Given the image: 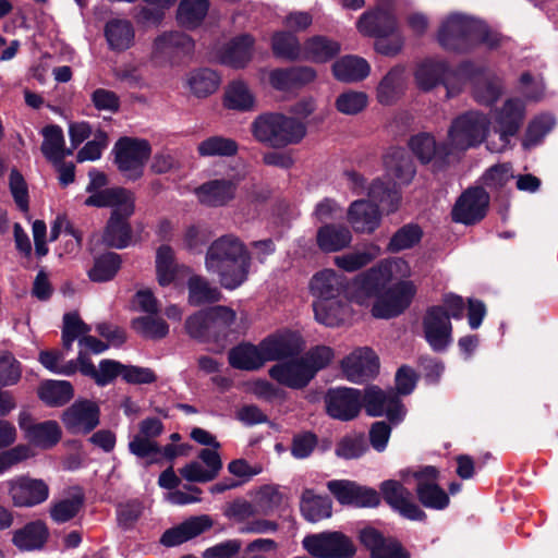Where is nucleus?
Segmentation results:
<instances>
[{"label":"nucleus","instance_id":"obj_54","mask_svg":"<svg viewBox=\"0 0 558 558\" xmlns=\"http://www.w3.org/2000/svg\"><path fill=\"white\" fill-rule=\"evenodd\" d=\"M238 151L236 141L221 135L209 136L197 145L201 157H233Z\"/></svg>","mask_w":558,"mask_h":558},{"label":"nucleus","instance_id":"obj_43","mask_svg":"<svg viewBox=\"0 0 558 558\" xmlns=\"http://www.w3.org/2000/svg\"><path fill=\"white\" fill-rule=\"evenodd\" d=\"M331 70L339 82L355 83L369 75L371 66L364 58L347 54L335 61Z\"/></svg>","mask_w":558,"mask_h":558},{"label":"nucleus","instance_id":"obj_34","mask_svg":"<svg viewBox=\"0 0 558 558\" xmlns=\"http://www.w3.org/2000/svg\"><path fill=\"white\" fill-rule=\"evenodd\" d=\"M50 536L49 529L43 520H34L12 532V544L20 551L40 550Z\"/></svg>","mask_w":558,"mask_h":558},{"label":"nucleus","instance_id":"obj_20","mask_svg":"<svg viewBox=\"0 0 558 558\" xmlns=\"http://www.w3.org/2000/svg\"><path fill=\"white\" fill-rule=\"evenodd\" d=\"M525 120V104L519 98L507 99L494 113V130L499 134L504 146L515 136Z\"/></svg>","mask_w":558,"mask_h":558},{"label":"nucleus","instance_id":"obj_4","mask_svg":"<svg viewBox=\"0 0 558 558\" xmlns=\"http://www.w3.org/2000/svg\"><path fill=\"white\" fill-rule=\"evenodd\" d=\"M392 278V265L381 260L377 265L349 279V298L359 305L380 294Z\"/></svg>","mask_w":558,"mask_h":558},{"label":"nucleus","instance_id":"obj_1","mask_svg":"<svg viewBox=\"0 0 558 558\" xmlns=\"http://www.w3.org/2000/svg\"><path fill=\"white\" fill-rule=\"evenodd\" d=\"M252 255L246 245L233 234L214 240L205 254L206 270L218 277L221 288L233 291L248 279Z\"/></svg>","mask_w":558,"mask_h":558},{"label":"nucleus","instance_id":"obj_15","mask_svg":"<svg viewBox=\"0 0 558 558\" xmlns=\"http://www.w3.org/2000/svg\"><path fill=\"white\" fill-rule=\"evenodd\" d=\"M327 488L342 506L375 508L380 504V495L376 489L354 481L331 480L327 483Z\"/></svg>","mask_w":558,"mask_h":558},{"label":"nucleus","instance_id":"obj_38","mask_svg":"<svg viewBox=\"0 0 558 558\" xmlns=\"http://www.w3.org/2000/svg\"><path fill=\"white\" fill-rule=\"evenodd\" d=\"M84 205L88 207L112 209L125 208L128 205L135 207V195L132 191L122 187H106L104 190L92 193L85 201Z\"/></svg>","mask_w":558,"mask_h":558},{"label":"nucleus","instance_id":"obj_8","mask_svg":"<svg viewBox=\"0 0 558 558\" xmlns=\"http://www.w3.org/2000/svg\"><path fill=\"white\" fill-rule=\"evenodd\" d=\"M416 286L410 280H400L384 289L375 299L371 313L375 318L389 319L401 315L411 305Z\"/></svg>","mask_w":558,"mask_h":558},{"label":"nucleus","instance_id":"obj_18","mask_svg":"<svg viewBox=\"0 0 558 558\" xmlns=\"http://www.w3.org/2000/svg\"><path fill=\"white\" fill-rule=\"evenodd\" d=\"M240 181L239 175L211 179L197 186L194 193L204 206L223 207L235 198Z\"/></svg>","mask_w":558,"mask_h":558},{"label":"nucleus","instance_id":"obj_57","mask_svg":"<svg viewBox=\"0 0 558 558\" xmlns=\"http://www.w3.org/2000/svg\"><path fill=\"white\" fill-rule=\"evenodd\" d=\"M78 493L71 498H64L54 502L49 510L50 518L58 524L65 523L74 519L85 504V495L78 487Z\"/></svg>","mask_w":558,"mask_h":558},{"label":"nucleus","instance_id":"obj_58","mask_svg":"<svg viewBox=\"0 0 558 558\" xmlns=\"http://www.w3.org/2000/svg\"><path fill=\"white\" fill-rule=\"evenodd\" d=\"M415 495L418 502L433 510H444L449 506L450 498L439 484L421 483L415 485Z\"/></svg>","mask_w":558,"mask_h":558},{"label":"nucleus","instance_id":"obj_5","mask_svg":"<svg viewBox=\"0 0 558 558\" xmlns=\"http://www.w3.org/2000/svg\"><path fill=\"white\" fill-rule=\"evenodd\" d=\"M489 120L478 111H468L457 117L448 131L450 145L458 149L466 150L468 148L480 145L488 133Z\"/></svg>","mask_w":558,"mask_h":558},{"label":"nucleus","instance_id":"obj_53","mask_svg":"<svg viewBox=\"0 0 558 558\" xmlns=\"http://www.w3.org/2000/svg\"><path fill=\"white\" fill-rule=\"evenodd\" d=\"M155 264L159 286H170L175 280L179 271L173 248L168 244L160 245L156 252Z\"/></svg>","mask_w":558,"mask_h":558},{"label":"nucleus","instance_id":"obj_11","mask_svg":"<svg viewBox=\"0 0 558 558\" xmlns=\"http://www.w3.org/2000/svg\"><path fill=\"white\" fill-rule=\"evenodd\" d=\"M409 147L422 165L432 163L433 172L445 171L450 165L451 145L446 142L437 143L429 133L421 132L412 135Z\"/></svg>","mask_w":558,"mask_h":558},{"label":"nucleus","instance_id":"obj_24","mask_svg":"<svg viewBox=\"0 0 558 558\" xmlns=\"http://www.w3.org/2000/svg\"><path fill=\"white\" fill-rule=\"evenodd\" d=\"M305 341L299 331L286 329L270 335L260 341L267 361H282L298 356Z\"/></svg>","mask_w":558,"mask_h":558},{"label":"nucleus","instance_id":"obj_47","mask_svg":"<svg viewBox=\"0 0 558 558\" xmlns=\"http://www.w3.org/2000/svg\"><path fill=\"white\" fill-rule=\"evenodd\" d=\"M300 510L308 522H318L331 517L332 501L329 496L315 495L313 489L303 490Z\"/></svg>","mask_w":558,"mask_h":558},{"label":"nucleus","instance_id":"obj_28","mask_svg":"<svg viewBox=\"0 0 558 558\" xmlns=\"http://www.w3.org/2000/svg\"><path fill=\"white\" fill-rule=\"evenodd\" d=\"M310 291L315 301L349 298V279L333 269H323L312 277Z\"/></svg>","mask_w":558,"mask_h":558},{"label":"nucleus","instance_id":"obj_22","mask_svg":"<svg viewBox=\"0 0 558 558\" xmlns=\"http://www.w3.org/2000/svg\"><path fill=\"white\" fill-rule=\"evenodd\" d=\"M19 426L29 444L44 450L53 448L62 438V430L57 421L35 423L32 415L25 411L19 415Z\"/></svg>","mask_w":558,"mask_h":558},{"label":"nucleus","instance_id":"obj_56","mask_svg":"<svg viewBox=\"0 0 558 558\" xmlns=\"http://www.w3.org/2000/svg\"><path fill=\"white\" fill-rule=\"evenodd\" d=\"M423 234V229L417 223H407L392 234L387 244V251L390 253H399L404 250L413 248L421 242Z\"/></svg>","mask_w":558,"mask_h":558},{"label":"nucleus","instance_id":"obj_26","mask_svg":"<svg viewBox=\"0 0 558 558\" xmlns=\"http://www.w3.org/2000/svg\"><path fill=\"white\" fill-rule=\"evenodd\" d=\"M268 374L278 384L295 390L304 389L314 379L303 357L299 355L272 365Z\"/></svg>","mask_w":558,"mask_h":558},{"label":"nucleus","instance_id":"obj_59","mask_svg":"<svg viewBox=\"0 0 558 558\" xmlns=\"http://www.w3.org/2000/svg\"><path fill=\"white\" fill-rule=\"evenodd\" d=\"M219 82L220 78L217 73L208 68L193 71L187 80L192 94L198 98H204L215 93Z\"/></svg>","mask_w":558,"mask_h":558},{"label":"nucleus","instance_id":"obj_27","mask_svg":"<svg viewBox=\"0 0 558 558\" xmlns=\"http://www.w3.org/2000/svg\"><path fill=\"white\" fill-rule=\"evenodd\" d=\"M236 319V313L231 307L225 305H215L211 320L208 342L215 345L216 352H221L238 338V332L233 328Z\"/></svg>","mask_w":558,"mask_h":558},{"label":"nucleus","instance_id":"obj_40","mask_svg":"<svg viewBox=\"0 0 558 558\" xmlns=\"http://www.w3.org/2000/svg\"><path fill=\"white\" fill-rule=\"evenodd\" d=\"M187 302L192 306L215 304L222 300L223 294L217 286L202 275H192L186 281Z\"/></svg>","mask_w":558,"mask_h":558},{"label":"nucleus","instance_id":"obj_45","mask_svg":"<svg viewBox=\"0 0 558 558\" xmlns=\"http://www.w3.org/2000/svg\"><path fill=\"white\" fill-rule=\"evenodd\" d=\"M254 44L255 39L250 34L232 38L221 53L222 62L234 69H243L253 57Z\"/></svg>","mask_w":558,"mask_h":558},{"label":"nucleus","instance_id":"obj_46","mask_svg":"<svg viewBox=\"0 0 558 558\" xmlns=\"http://www.w3.org/2000/svg\"><path fill=\"white\" fill-rule=\"evenodd\" d=\"M271 51L277 59L287 61L303 60L304 43L291 31H277L271 36Z\"/></svg>","mask_w":558,"mask_h":558},{"label":"nucleus","instance_id":"obj_33","mask_svg":"<svg viewBox=\"0 0 558 558\" xmlns=\"http://www.w3.org/2000/svg\"><path fill=\"white\" fill-rule=\"evenodd\" d=\"M452 76V69L445 60H426L417 68L415 80L421 89L429 92L439 84L447 88L448 96H452L449 80Z\"/></svg>","mask_w":558,"mask_h":558},{"label":"nucleus","instance_id":"obj_51","mask_svg":"<svg viewBox=\"0 0 558 558\" xmlns=\"http://www.w3.org/2000/svg\"><path fill=\"white\" fill-rule=\"evenodd\" d=\"M121 266V255L116 252H106L94 258L93 267L87 271V276L93 282H108L117 276Z\"/></svg>","mask_w":558,"mask_h":558},{"label":"nucleus","instance_id":"obj_2","mask_svg":"<svg viewBox=\"0 0 558 558\" xmlns=\"http://www.w3.org/2000/svg\"><path fill=\"white\" fill-rule=\"evenodd\" d=\"M254 138L274 149L300 144L307 128L301 120L279 112H266L255 118L251 128Z\"/></svg>","mask_w":558,"mask_h":558},{"label":"nucleus","instance_id":"obj_61","mask_svg":"<svg viewBox=\"0 0 558 558\" xmlns=\"http://www.w3.org/2000/svg\"><path fill=\"white\" fill-rule=\"evenodd\" d=\"M225 107L238 111H248L253 108L254 97L242 81L232 82L225 94Z\"/></svg>","mask_w":558,"mask_h":558},{"label":"nucleus","instance_id":"obj_30","mask_svg":"<svg viewBox=\"0 0 558 558\" xmlns=\"http://www.w3.org/2000/svg\"><path fill=\"white\" fill-rule=\"evenodd\" d=\"M211 526L213 520L207 514L191 517L182 523L166 530L160 537V544L165 547L179 546L197 537Z\"/></svg>","mask_w":558,"mask_h":558},{"label":"nucleus","instance_id":"obj_31","mask_svg":"<svg viewBox=\"0 0 558 558\" xmlns=\"http://www.w3.org/2000/svg\"><path fill=\"white\" fill-rule=\"evenodd\" d=\"M381 221V210L369 199L354 201L348 209V222L356 233H373Z\"/></svg>","mask_w":558,"mask_h":558},{"label":"nucleus","instance_id":"obj_13","mask_svg":"<svg viewBox=\"0 0 558 558\" xmlns=\"http://www.w3.org/2000/svg\"><path fill=\"white\" fill-rule=\"evenodd\" d=\"M4 484L12 505L16 508H32L45 502L49 497V486L41 478L19 475Z\"/></svg>","mask_w":558,"mask_h":558},{"label":"nucleus","instance_id":"obj_32","mask_svg":"<svg viewBox=\"0 0 558 558\" xmlns=\"http://www.w3.org/2000/svg\"><path fill=\"white\" fill-rule=\"evenodd\" d=\"M356 27L364 36L377 38L398 32L395 14L385 9L364 12L357 20Z\"/></svg>","mask_w":558,"mask_h":558},{"label":"nucleus","instance_id":"obj_52","mask_svg":"<svg viewBox=\"0 0 558 558\" xmlns=\"http://www.w3.org/2000/svg\"><path fill=\"white\" fill-rule=\"evenodd\" d=\"M403 69L401 66L391 68L377 86L378 102L385 106L397 102L403 94Z\"/></svg>","mask_w":558,"mask_h":558},{"label":"nucleus","instance_id":"obj_36","mask_svg":"<svg viewBox=\"0 0 558 558\" xmlns=\"http://www.w3.org/2000/svg\"><path fill=\"white\" fill-rule=\"evenodd\" d=\"M351 298L342 296L327 301H314L315 319L326 327L342 325L351 314Z\"/></svg>","mask_w":558,"mask_h":558},{"label":"nucleus","instance_id":"obj_49","mask_svg":"<svg viewBox=\"0 0 558 558\" xmlns=\"http://www.w3.org/2000/svg\"><path fill=\"white\" fill-rule=\"evenodd\" d=\"M38 398L48 407H63L74 397V388L68 380L46 379L38 387Z\"/></svg>","mask_w":558,"mask_h":558},{"label":"nucleus","instance_id":"obj_25","mask_svg":"<svg viewBox=\"0 0 558 558\" xmlns=\"http://www.w3.org/2000/svg\"><path fill=\"white\" fill-rule=\"evenodd\" d=\"M195 41L185 33L173 31L159 35L154 41V50L172 65H179L194 53Z\"/></svg>","mask_w":558,"mask_h":558},{"label":"nucleus","instance_id":"obj_64","mask_svg":"<svg viewBox=\"0 0 558 558\" xmlns=\"http://www.w3.org/2000/svg\"><path fill=\"white\" fill-rule=\"evenodd\" d=\"M319 446L318 436L312 430H303L292 436L290 452L294 459L304 460Z\"/></svg>","mask_w":558,"mask_h":558},{"label":"nucleus","instance_id":"obj_39","mask_svg":"<svg viewBox=\"0 0 558 558\" xmlns=\"http://www.w3.org/2000/svg\"><path fill=\"white\" fill-rule=\"evenodd\" d=\"M340 51L341 45L339 41L324 35H314L304 40L303 60L327 63L335 59Z\"/></svg>","mask_w":558,"mask_h":558},{"label":"nucleus","instance_id":"obj_60","mask_svg":"<svg viewBox=\"0 0 558 558\" xmlns=\"http://www.w3.org/2000/svg\"><path fill=\"white\" fill-rule=\"evenodd\" d=\"M213 311L214 306L199 310L185 319L184 329L192 339L208 342Z\"/></svg>","mask_w":558,"mask_h":558},{"label":"nucleus","instance_id":"obj_62","mask_svg":"<svg viewBox=\"0 0 558 558\" xmlns=\"http://www.w3.org/2000/svg\"><path fill=\"white\" fill-rule=\"evenodd\" d=\"M555 125V120L551 116L543 114L535 117L530 121L522 140V146L525 149L536 146L548 134Z\"/></svg>","mask_w":558,"mask_h":558},{"label":"nucleus","instance_id":"obj_19","mask_svg":"<svg viewBox=\"0 0 558 558\" xmlns=\"http://www.w3.org/2000/svg\"><path fill=\"white\" fill-rule=\"evenodd\" d=\"M134 213L135 207H131V205L121 209H111L101 235L104 245L110 248L123 250L131 244L133 229L130 218Z\"/></svg>","mask_w":558,"mask_h":558},{"label":"nucleus","instance_id":"obj_12","mask_svg":"<svg viewBox=\"0 0 558 558\" xmlns=\"http://www.w3.org/2000/svg\"><path fill=\"white\" fill-rule=\"evenodd\" d=\"M489 199V194L483 186H472L466 189L461 193L452 207V220L465 226H474L478 223L487 215Z\"/></svg>","mask_w":558,"mask_h":558},{"label":"nucleus","instance_id":"obj_16","mask_svg":"<svg viewBox=\"0 0 558 558\" xmlns=\"http://www.w3.org/2000/svg\"><path fill=\"white\" fill-rule=\"evenodd\" d=\"M61 422L69 434L87 435L100 423L99 405L88 399H78L63 411Z\"/></svg>","mask_w":558,"mask_h":558},{"label":"nucleus","instance_id":"obj_14","mask_svg":"<svg viewBox=\"0 0 558 558\" xmlns=\"http://www.w3.org/2000/svg\"><path fill=\"white\" fill-rule=\"evenodd\" d=\"M379 495L384 501L403 519L424 522L427 514L412 500L411 492L397 480H386L380 483Z\"/></svg>","mask_w":558,"mask_h":558},{"label":"nucleus","instance_id":"obj_35","mask_svg":"<svg viewBox=\"0 0 558 558\" xmlns=\"http://www.w3.org/2000/svg\"><path fill=\"white\" fill-rule=\"evenodd\" d=\"M367 195L372 203L378 205L387 214L399 209L402 192L398 183L390 178H377L367 189Z\"/></svg>","mask_w":558,"mask_h":558},{"label":"nucleus","instance_id":"obj_6","mask_svg":"<svg viewBox=\"0 0 558 558\" xmlns=\"http://www.w3.org/2000/svg\"><path fill=\"white\" fill-rule=\"evenodd\" d=\"M476 20L463 14H450L439 26L438 44L448 51L466 53L472 50Z\"/></svg>","mask_w":558,"mask_h":558},{"label":"nucleus","instance_id":"obj_63","mask_svg":"<svg viewBox=\"0 0 558 558\" xmlns=\"http://www.w3.org/2000/svg\"><path fill=\"white\" fill-rule=\"evenodd\" d=\"M301 356L315 378L320 371L326 369L332 363L335 351L331 347L317 344L310 348Z\"/></svg>","mask_w":558,"mask_h":558},{"label":"nucleus","instance_id":"obj_55","mask_svg":"<svg viewBox=\"0 0 558 558\" xmlns=\"http://www.w3.org/2000/svg\"><path fill=\"white\" fill-rule=\"evenodd\" d=\"M131 328L142 338L148 340H161L169 333V325L162 318L146 315L131 320Z\"/></svg>","mask_w":558,"mask_h":558},{"label":"nucleus","instance_id":"obj_9","mask_svg":"<svg viewBox=\"0 0 558 558\" xmlns=\"http://www.w3.org/2000/svg\"><path fill=\"white\" fill-rule=\"evenodd\" d=\"M362 402L368 416L386 415L391 424H399L405 415V409L400 397L393 391L386 392L375 385L364 389Z\"/></svg>","mask_w":558,"mask_h":558},{"label":"nucleus","instance_id":"obj_17","mask_svg":"<svg viewBox=\"0 0 558 558\" xmlns=\"http://www.w3.org/2000/svg\"><path fill=\"white\" fill-rule=\"evenodd\" d=\"M424 338L434 352H445L452 342V324L444 306H429L422 322Z\"/></svg>","mask_w":558,"mask_h":558},{"label":"nucleus","instance_id":"obj_3","mask_svg":"<svg viewBox=\"0 0 558 558\" xmlns=\"http://www.w3.org/2000/svg\"><path fill=\"white\" fill-rule=\"evenodd\" d=\"M118 170L131 181L141 179L144 168L151 155V146L147 140L123 136L112 149Z\"/></svg>","mask_w":558,"mask_h":558},{"label":"nucleus","instance_id":"obj_37","mask_svg":"<svg viewBox=\"0 0 558 558\" xmlns=\"http://www.w3.org/2000/svg\"><path fill=\"white\" fill-rule=\"evenodd\" d=\"M228 362L231 367L240 371H257L267 361L260 343L255 345L251 342H241L228 352Z\"/></svg>","mask_w":558,"mask_h":558},{"label":"nucleus","instance_id":"obj_44","mask_svg":"<svg viewBox=\"0 0 558 558\" xmlns=\"http://www.w3.org/2000/svg\"><path fill=\"white\" fill-rule=\"evenodd\" d=\"M104 35L110 50L122 52L134 44L135 32L132 23L124 19H111L104 28Z\"/></svg>","mask_w":558,"mask_h":558},{"label":"nucleus","instance_id":"obj_41","mask_svg":"<svg viewBox=\"0 0 558 558\" xmlns=\"http://www.w3.org/2000/svg\"><path fill=\"white\" fill-rule=\"evenodd\" d=\"M351 241V231L344 225L325 223L316 233L317 246L324 253L339 252L348 247Z\"/></svg>","mask_w":558,"mask_h":558},{"label":"nucleus","instance_id":"obj_21","mask_svg":"<svg viewBox=\"0 0 558 558\" xmlns=\"http://www.w3.org/2000/svg\"><path fill=\"white\" fill-rule=\"evenodd\" d=\"M348 380L362 384L374 378L379 372V357L369 347L355 349L341 362Z\"/></svg>","mask_w":558,"mask_h":558},{"label":"nucleus","instance_id":"obj_29","mask_svg":"<svg viewBox=\"0 0 558 558\" xmlns=\"http://www.w3.org/2000/svg\"><path fill=\"white\" fill-rule=\"evenodd\" d=\"M317 77V72L308 65L276 68L269 73L270 86L279 92H293L303 88Z\"/></svg>","mask_w":558,"mask_h":558},{"label":"nucleus","instance_id":"obj_10","mask_svg":"<svg viewBox=\"0 0 558 558\" xmlns=\"http://www.w3.org/2000/svg\"><path fill=\"white\" fill-rule=\"evenodd\" d=\"M326 414L341 422L356 418L363 408L362 391L349 387H331L324 395Z\"/></svg>","mask_w":558,"mask_h":558},{"label":"nucleus","instance_id":"obj_42","mask_svg":"<svg viewBox=\"0 0 558 558\" xmlns=\"http://www.w3.org/2000/svg\"><path fill=\"white\" fill-rule=\"evenodd\" d=\"M385 167L390 179H395L398 185H409L415 174L416 167L412 156L404 149H396L385 157Z\"/></svg>","mask_w":558,"mask_h":558},{"label":"nucleus","instance_id":"obj_7","mask_svg":"<svg viewBox=\"0 0 558 558\" xmlns=\"http://www.w3.org/2000/svg\"><path fill=\"white\" fill-rule=\"evenodd\" d=\"M302 545L315 558H353L356 554L352 538L340 531L310 534Z\"/></svg>","mask_w":558,"mask_h":558},{"label":"nucleus","instance_id":"obj_50","mask_svg":"<svg viewBox=\"0 0 558 558\" xmlns=\"http://www.w3.org/2000/svg\"><path fill=\"white\" fill-rule=\"evenodd\" d=\"M44 141L40 146L43 155L50 161L57 163L63 161L64 157L72 154L71 149L64 148V135L61 126L50 124L43 129Z\"/></svg>","mask_w":558,"mask_h":558},{"label":"nucleus","instance_id":"obj_23","mask_svg":"<svg viewBox=\"0 0 558 558\" xmlns=\"http://www.w3.org/2000/svg\"><path fill=\"white\" fill-rule=\"evenodd\" d=\"M359 541L368 550L371 558H411L400 541L391 536L386 537L374 526L361 529Z\"/></svg>","mask_w":558,"mask_h":558},{"label":"nucleus","instance_id":"obj_48","mask_svg":"<svg viewBox=\"0 0 558 558\" xmlns=\"http://www.w3.org/2000/svg\"><path fill=\"white\" fill-rule=\"evenodd\" d=\"M209 0H181L177 9V23L184 29L198 28L209 10Z\"/></svg>","mask_w":558,"mask_h":558}]
</instances>
